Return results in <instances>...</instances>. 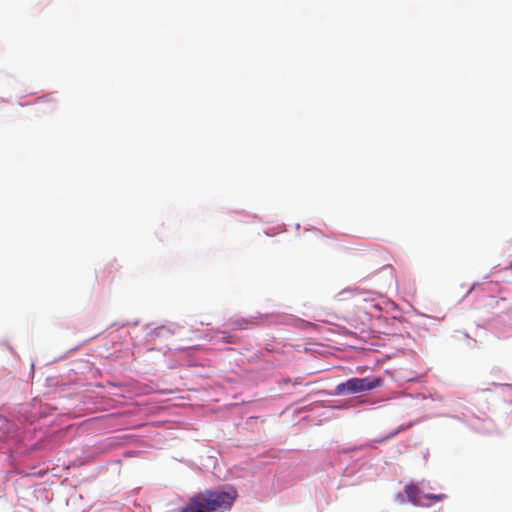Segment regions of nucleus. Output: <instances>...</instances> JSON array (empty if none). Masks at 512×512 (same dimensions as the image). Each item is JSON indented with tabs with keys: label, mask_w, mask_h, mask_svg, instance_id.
<instances>
[{
	"label": "nucleus",
	"mask_w": 512,
	"mask_h": 512,
	"mask_svg": "<svg viewBox=\"0 0 512 512\" xmlns=\"http://www.w3.org/2000/svg\"><path fill=\"white\" fill-rule=\"evenodd\" d=\"M424 497L427 498V499H432V500L440 501V500L444 499L445 495H443V494H441V495L425 494Z\"/></svg>",
	"instance_id": "6"
},
{
	"label": "nucleus",
	"mask_w": 512,
	"mask_h": 512,
	"mask_svg": "<svg viewBox=\"0 0 512 512\" xmlns=\"http://www.w3.org/2000/svg\"><path fill=\"white\" fill-rule=\"evenodd\" d=\"M382 384V379L380 378H350L346 382L340 383L335 388V393L337 395H342L345 393L354 394L363 391L373 390Z\"/></svg>",
	"instance_id": "2"
},
{
	"label": "nucleus",
	"mask_w": 512,
	"mask_h": 512,
	"mask_svg": "<svg viewBox=\"0 0 512 512\" xmlns=\"http://www.w3.org/2000/svg\"><path fill=\"white\" fill-rule=\"evenodd\" d=\"M221 495L214 496L212 492L193 497L181 512H222Z\"/></svg>",
	"instance_id": "1"
},
{
	"label": "nucleus",
	"mask_w": 512,
	"mask_h": 512,
	"mask_svg": "<svg viewBox=\"0 0 512 512\" xmlns=\"http://www.w3.org/2000/svg\"><path fill=\"white\" fill-rule=\"evenodd\" d=\"M405 493H406V496L409 499V501H411L414 504H421V499L419 496L420 490L416 485H414V484L407 485L405 487Z\"/></svg>",
	"instance_id": "3"
},
{
	"label": "nucleus",
	"mask_w": 512,
	"mask_h": 512,
	"mask_svg": "<svg viewBox=\"0 0 512 512\" xmlns=\"http://www.w3.org/2000/svg\"><path fill=\"white\" fill-rule=\"evenodd\" d=\"M402 430V427L398 428L397 430H395L394 432H392L390 435H388L387 437H385V439H389V438H392L394 436H396L400 431Z\"/></svg>",
	"instance_id": "7"
},
{
	"label": "nucleus",
	"mask_w": 512,
	"mask_h": 512,
	"mask_svg": "<svg viewBox=\"0 0 512 512\" xmlns=\"http://www.w3.org/2000/svg\"><path fill=\"white\" fill-rule=\"evenodd\" d=\"M236 328L240 329H248L253 326L257 325V322L255 320H248V319H240L236 320L232 323Z\"/></svg>",
	"instance_id": "4"
},
{
	"label": "nucleus",
	"mask_w": 512,
	"mask_h": 512,
	"mask_svg": "<svg viewBox=\"0 0 512 512\" xmlns=\"http://www.w3.org/2000/svg\"><path fill=\"white\" fill-rule=\"evenodd\" d=\"M237 496L238 494L236 489L233 487H226V507L230 506Z\"/></svg>",
	"instance_id": "5"
}]
</instances>
